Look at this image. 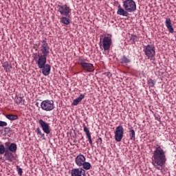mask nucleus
<instances>
[{
  "label": "nucleus",
  "instance_id": "6e6552de",
  "mask_svg": "<svg viewBox=\"0 0 176 176\" xmlns=\"http://www.w3.org/2000/svg\"><path fill=\"white\" fill-rule=\"evenodd\" d=\"M78 62L85 72H93L94 71V65L91 63H86V59L80 58Z\"/></svg>",
  "mask_w": 176,
  "mask_h": 176
},
{
  "label": "nucleus",
  "instance_id": "1a4fd4ad",
  "mask_svg": "<svg viewBox=\"0 0 176 176\" xmlns=\"http://www.w3.org/2000/svg\"><path fill=\"white\" fill-rule=\"evenodd\" d=\"M124 133V130L122 126H118L116 128L115 140L117 142H120V141H122Z\"/></svg>",
  "mask_w": 176,
  "mask_h": 176
},
{
  "label": "nucleus",
  "instance_id": "f704fd0d",
  "mask_svg": "<svg viewBox=\"0 0 176 176\" xmlns=\"http://www.w3.org/2000/svg\"><path fill=\"white\" fill-rule=\"evenodd\" d=\"M5 145H6V146H8L9 147V142H6Z\"/></svg>",
  "mask_w": 176,
  "mask_h": 176
},
{
  "label": "nucleus",
  "instance_id": "b1692460",
  "mask_svg": "<svg viewBox=\"0 0 176 176\" xmlns=\"http://www.w3.org/2000/svg\"><path fill=\"white\" fill-rule=\"evenodd\" d=\"M129 138L131 141H135V131L134 129L129 130Z\"/></svg>",
  "mask_w": 176,
  "mask_h": 176
},
{
  "label": "nucleus",
  "instance_id": "9b49d317",
  "mask_svg": "<svg viewBox=\"0 0 176 176\" xmlns=\"http://www.w3.org/2000/svg\"><path fill=\"white\" fill-rule=\"evenodd\" d=\"M112 45V38L109 36H104L102 40V46L105 52L111 49V45Z\"/></svg>",
  "mask_w": 176,
  "mask_h": 176
},
{
  "label": "nucleus",
  "instance_id": "9d476101",
  "mask_svg": "<svg viewBox=\"0 0 176 176\" xmlns=\"http://www.w3.org/2000/svg\"><path fill=\"white\" fill-rule=\"evenodd\" d=\"M38 124H40L41 127L42 128L43 131L45 134H50V124L46 122L42 119L38 120Z\"/></svg>",
  "mask_w": 176,
  "mask_h": 176
},
{
  "label": "nucleus",
  "instance_id": "a211bd4d",
  "mask_svg": "<svg viewBox=\"0 0 176 176\" xmlns=\"http://www.w3.org/2000/svg\"><path fill=\"white\" fill-rule=\"evenodd\" d=\"M69 16H63L60 18V23L64 24V25H69L71 24V20H69Z\"/></svg>",
  "mask_w": 176,
  "mask_h": 176
},
{
  "label": "nucleus",
  "instance_id": "f3484780",
  "mask_svg": "<svg viewBox=\"0 0 176 176\" xmlns=\"http://www.w3.org/2000/svg\"><path fill=\"white\" fill-rule=\"evenodd\" d=\"M2 67L4 68L6 72H10V69H12V63L6 61L2 64Z\"/></svg>",
  "mask_w": 176,
  "mask_h": 176
},
{
  "label": "nucleus",
  "instance_id": "0eeeda50",
  "mask_svg": "<svg viewBox=\"0 0 176 176\" xmlns=\"http://www.w3.org/2000/svg\"><path fill=\"white\" fill-rule=\"evenodd\" d=\"M41 108L43 111H45L46 112H50V111H53L54 109V101L52 100H43L41 103Z\"/></svg>",
  "mask_w": 176,
  "mask_h": 176
},
{
  "label": "nucleus",
  "instance_id": "5701e85b",
  "mask_svg": "<svg viewBox=\"0 0 176 176\" xmlns=\"http://www.w3.org/2000/svg\"><path fill=\"white\" fill-rule=\"evenodd\" d=\"M14 101L18 105H24V100L23 99V97L16 96Z\"/></svg>",
  "mask_w": 176,
  "mask_h": 176
},
{
  "label": "nucleus",
  "instance_id": "473e14b6",
  "mask_svg": "<svg viewBox=\"0 0 176 176\" xmlns=\"http://www.w3.org/2000/svg\"><path fill=\"white\" fill-rule=\"evenodd\" d=\"M87 138H88L89 143L90 145H93V140H91V135H87Z\"/></svg>",
  "mask_w": 176,
  "mask_h": 176
},
{
  "label": "nucleus",
  "instance_id": "7c9ffc66",
  "mask_svg": "<svg viewBox=\"0 0 176 176\" xmlns=\"http://www.w3.org/2000/svg\"><path fill=\"white\" fill-rule=\"evenodd\" d=\"M16 168L18 170L19 175H20V176L23 175V169L21 168H20L19 166H16Z\"/></svg>",
  "mask_w": 176,
  "mask_h": 176
},
{
  "label": "nucleus",
  "instance_id": "ddd939ff",
  "mask_svg": "<svg viewBox=\"0 0 176 176\" xmlns=\"http://www.w3.org/2000/svg\"><path fill=\"white\" fill-rule=\"evenodd\" d=\"M86 162V157L83 155V154H79L76 156L75 158V163L78 167H82V165H83L84 162Z\"/></svg>",
  "mask_w": 176,
  "mask_h": 176
},
{
  "label": "nucleus",
  "instance_id": "aec40b11",
  "mask_svg": "<svg viewBox=\"0 0 176 176\" xmlns=\"http://www.w3.org/2000/svg\"><path fill=\"white\" fill-rule=\"evenodd\" d=\"M120 63L121 64H125V65H127V64H130V63H131V60L126 56H122L120 59Z\"/></svg>",
  "mask_w": 176,
  "mask_h": 176
},
{
  "label": "nucleus",
  "instance_id": "f257e3e1",
  "mask_svg": "<svg viewBox=\"0 0 176 176\" xmlns=\"http://www.w3.org/2000/svg\"><path fill=\"white\" fill-rule=\"evenodd\" d=\"M153 166L157 170H162L163 166L166 164L167 158L166 157V151L162 148V146H157L153 153L151 158Z\"/></svg>",
  "mask_w": 176,
  "mask_h": 176
},
{
  "label": "nucleus",
  "instance_id": "c9c22d12",
  "mask_svg": "<svg viewBox=\"0 0 176 176\" xmlns=\"http://www.w3.org/2000/svg\"><path fill=\"white\" fill-rule=\"evenodd\" d=\"M36 107H39V102H36Z\"/></svg>",
  "mask_w": 176,
  "mask_h": 176
},
{
  "label": "nucleus",
  "instance_id": "a878e982",
  "mask_svg": "<svg viewBox=\"0 0 176 176\" xmlns=\"http://www.w3.org/2000/svg\"><path fill=\"white\" fill-rule=\"evenodd\" d=\"M139 40H140L139 36L134 34H132L131 36V41L133 42V43H135V42H138Z\"/></svg>",
  "mask_w": 176,
  "mask_h": 176
},
{
  "label": "nucleus",
  "instance_id": "39448f33",
  "mask_svg": "<svg viewBox=\"0 0 176 176\" xmlns=\"http://www.w3.org/2000/svg\"><path fill=\"white\" fill-rule=\"evenodd\" d=\"M122 3L124 9L129 13H133L137 10V4L134 0H124Z\"/></svg>",
  "mask_w": 176,
  "mask_h": 176
},
{
  "label": "nucleus",
  "instance_id": "c85d7f7f",
  "mask_svg": "<svg viewBox=\"0 0 176 176\" xmlns=\"http://www.w3.org/2000/svg\"><path fill=\"white\" fill-rule=\"evenodd\" d=\"M6 152V148L3 144H0V155H3Z\"/></svg>",
  "mask_w": 176,
  "mask_h": 176
},
{
  "label": "nucleus",
  "instance_id": "4be33fe9",
  "mask_svg": "<svg viewBox=\"0 0 176 176\" xmlns=\"http://www.w3.org/2000/svg\"><path fill=\"white\" fill-rule=\"evenodd\" d=\"M10 152L14 153L17 151V144L15 143H11L8 148Z\"/></svg>",
  "mask_w": 176,
  "mask_h": 176
},
{
  "label": "nucleus",
  "instance_id": "72a5a7b5",
  "mask_svg": "<svg viewBox=\"0 0 176 176\" xmlns=\"http://www.w3.org/2000/svg\"><path fill=\"white\" fill-rule=\"evenodd\" d=\"M98 142H100V144H102V138H98Z\"/></svg>",
  "mask_w": 176,
  "mask_h": 176
},
{
  "label": "nucleus",
  "instance_id": "393cba45",
  "mask_svg": "<svg viewBox=\"0 0 176 176\" xmlns=\"http://www.w3.org/2000/svg\"><path fill=\"white\" fill-rule=\"evenodd\" d=\"M82 166L84 170H90L91 168V164L85 161L84 164H82Z\"/></svg>",
  "mask_w": 176,
  "mask_h": 176
},
{
  "label": "nucleus",
  "instance_id": "412c9836",
  "mask_svg": "<svg viewBox=\"0 0 176 176\" xmlns=\"http://www.w3.org/2000/svg\"><path fill=\"white\" fill-rule=\"evenodd\" d=\"M5 116L6 119H8V120L11 121L17 120V119H19V116L17 115L6 114Z\"/></svg>",
  "mask_w": 176,
  "mask_h": 176
},
{
  "label": "nucleus",
  "instance_id": "cd10ccee",
  "mask_svg": "<svg viewBox=\"0 0 176 176\" xmlns=\"http://www.w3.org/2000/svg\"><path fill=\"white\" fill-rule=\"evenodd\" d=\"M37 134H39L41 135V138H43L45 140V133H42V131L41 130L40 127H38L36 129Z\"/></svg>",
  "mask_w": 176,
  "mask_h": 176
},
{
  "label": "nucleus",
  "instance_id": "7ed1b4c3",
  "mask_svg": "<svg viewBox=\"0 0 176 176\" xmlns=\"http://www.w3.org/2000/svg\"><path fill=\"white\" fill-rule=\"evenodd\" d=\"M38 68L41 69L43 75L44 76H48L50 75V71H52V66L50 64H46L47 59L36 60H34Z\"/></svg>",
  "mask_w": 176,
  "mask_h": 176
},
{
  "label": "nucleus",
  "instance_id": "6ab92c4d",
  "mask_svg": "<svg viewBox=\"0 0 176 176\" xmlns=\"http://www.w3.org/2000/svg\"><path fill=\"white\" fill-rule=\"evenodd\" d=\"M83 98H85V94H80L77 98L74 100L72 105H78V104H79V102H80Z\"/></svg>",
  "mask_w": 176,
  "mask_h": 176
},
{
  "label": "nucleus",
  "instance_id": "423d86ee",
  "mask_svg": "<svg viewBox=\"0 0 176 176\" xmlns=\"http://www.w3.org/2000/svg\"><path fill=\"white\" fill-rule=\"evenodd\" d=\"M58 12H60L61 16H64L65 17H71L72 10H71V7H69L67 3L64 5L58 4Z\"/></svg>",
  "mask_w": 176,
  "mask_h": 176
},
{
  "label": "nucleus",
  "instance_id": "2eb2a0df",
  "mask_svg": "<svg viewBox=\"0 0 176 176\" xmlns=\"http://www.w3.org/2000/svg\"><path fill=\"white\" fill-rule=\"evenodd\" d=\"M166 27L168 28L170 34H174V28H173V24H171V19L167 18L165 21Z\"/></svg>",
  "mask_w": 176,
  "mask_h": 176
},
{
  "label": "nucleus",
  "instance_id": "20e7f679",
  "mask_svg": "<svg viewBox=\"0 0 176 176\" xmlns=\"http://www.w3.org/2000/svg\"><path fill=\"white\" fill-rule=\"evenodd\" d=\"M143 51L148 60L155 61V56H156V49L155 48V45L151 44L144 45Z\"/></svg>",
  "mask_w": 176,
  "mask_h": 176
},
{
  "label": "nucleus",
  "instance_id": "e433bc0d",
  "mask_svg": "<svg viewBox=\"0 0 176 176\" xmlns=\"http://www.w3.org/2000/svg\"><path fill=\"white\" fill-rule=\"evenodd\" d=\"M111 73H109V72H108L107 73V76H109V74H110Z\"/></svg>",
  "mask_w": 176,
  "mask_h": 176
},
{
  "label": "nucleus",
  "instance_id": "c756f323",
  "mask_svg": "<svg viewBox=\"0 0 176 176\" xmlns=\"http://www.w3.org/2000/svg\"><path fill=\"white\" fill-rule=\"evenodd\" d=\"M83 127H84L83 130L85 132V134H86L87 136L91 135L90 133V131L89 130V129L87 127H86V125L85 124H83Z\"/></svg>",
  "mask_w": 176,
  "mask_h": 176
},
{
  "label": "nucleus",
  "instance_id": "2f4dec72",
  "mask_svg": "<svg viewBox=\"0 0 176 176\" xmlns=\"http://www.w3.org/2000/svg\"><path fill=\"white\" fill-rule=\"evenodd\" d=\"M8 126V122L5 121H0V127H5Z\"/></svg>",
  "mask_w": 176,
  "mask_h": 176
},
{
  "label": "nucleus",
  "instance_id": "f03ea898",
  "mask_svg": "<svg viewBox=\"0 0 176 176\" xmlns=\"http://www.w3.org/2000/svg\"><path fill=\"white\" fill-rule=\"evenodd\" d=\"M40 52V54L34 56V60H47V56L50 54V47L47 43L46 38L43 39L41 41Z\"/></svg>",
  "mask_w": 176,
  "mask_h": 176
},
{
  "label": "nucleus",
  "instance_id": "f8f14e48",
  "mask_svg": "<svg viewBox=\"0 0 176 176\" xmlns=\"http://www.w3.org/2000/svg\"><path fill=\"white\" fill-rule=\"evenodd\" d=\"M71 176H86V170L82 168H73L71 170Z\"/></svg>",
  "mask_w": 176,
  "mask_h": 176
},
{
  "label": "nucleus",
  "instance_id": "dca6fc26",
  "mask_svg": "<svg viewBox=\"0 0 176 176\" xmlns=\"http://www.w3.org/2000/svg\"><path fill=\"white\" fill-rule=\"evenodd\" d=\"M6 160H8V162H13V159H14V155L11 151H6L4 154Z\"/></svg>",
  "mask_w": 176,
  "mask_h": 176
},
{
  "label": "nucleus",
  "instance_id": "4468645a",
  "mask_svg": "<svg viewBox=\"0 0 176 176\" xmlns=\"http://www.w3.org/2000/svg\"><path fill=\"white\" fill-rule=\"evenodd\" d=\"M117 14L119 16H124V17H127L129 16V11L126 10L124 8H122L120 4L118 6Z\"/></svg>",
  "mask_w": 176,
  "mask_h": 176
},
{
  "label": "nucleus",
  "instance_id": "bb28decb",
  "mask_svg": "<svg viewBox=\"0 0 176 176\" xmlns=\"http://www.w3.org/2000/svg\"><path fill=\"white\" fill-rule=\"evenodd\" d=\"M148 85L150 86V87H155V85H156V81L153 79H149L148 80Z\"/></svg>",
  "mask_w": 176,
  "mask_h": 176
}]
</instances>
